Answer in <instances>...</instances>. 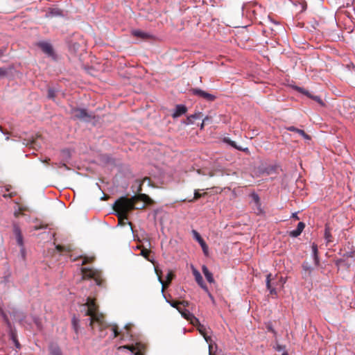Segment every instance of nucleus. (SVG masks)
<instances>
[{
    "label": "nucleus",
    "instance_id": "nucleus-52",
    "mask_svg": "<svg viewBox=\"0 0 355 355\" xmlns=\"http://www.w3.org/2000/svg\"><path fill=\"white\" fill-rule=\"evenodd\" d=\"M33 143H34V140L31 141V144H32Z\"/></svg>",
    "mask_w": 355,
    "mask_h": 355
},
{
    "label": "nucleus",
    "instance_id": "nucleus-27",
    "mask_svg": "<svg viewBox=\"0 0 355 355\" xmlns=\"http://www.w3.org/2000/svg\"><path fill=\"white\" fill-rule=\"evenodd\" d=\"M189 315L191 318L188 321H189L193 325L198 327L200 324L199 320L194 316L193 314Z\"/></svg>",
    "mask_w": 355,
    "mask_h": 355
},
{
    "label": "nucleus",
    "instance_id": "nucleus-47",
    "mask_svg": "<svg viewBox=\"0 0 355 355\" xmlns=\"http://www.w3.org/2000/svg\"><path fill=\"white\" fill-rule=\"evenodd\" d=\"M286 129L288 130V131H291V132H297V130H298V128L294 127V126H288L286 128Z\"/></svg>",
    "mask_w": 355,
    "mask_h": 355
},
{
    "label": "nucleus",
    "instance_id": "nucleus-6",
    "mask_svg": "<svg viewBox=\"0 0 355 355\" xmlns=\"http://www.w3.org/2000/svg\"><path fill=\"white\" fill-rule=\"evenodd\" d=\"M282 172L281 168L278 166H272L268 167V176H270V179L275 180V183H280L281 182V175L280 173Z\"/></svg>",
    "mask_w": 355,
    "mask_h": 355
},
{
    "label": "nucleus",
    "instance_id": "nucleus-40",
    "mask_svg": "<svg viewBox=\"0 0 355 355\" xmlns=\"http://www.w3.org/2000/svg\"><path fill=\"white\" fill-rule=\"evenodd\" d=\"M55 96V91L53 89H48V98L53 99Z\"/></svg>",
    "mask_w": 355,
    "mask_h": 355
},
{
    "label": "nucleus",
    "instance_id": "nucleus-3",
    "mask_svg": "<svg viewBox=\"0 0 355 355\" xmlns=\"http://www.w3.org/2000/svg\"><path fill=\"white\" fill-rule=\"evenodd\" d=\"M81 272L83 279H93L97 285L103 286L105 281L102 278L101 272L89 268H82Z\"/></svg>",
    "mask_w": 355,
    "mask_h": 355
},
{
    "label": "nucleus",
    "instance_id": "nucleus-14",
    "mask_svg": "<svg viewBox=\"0 0 355 355\" xmlns=\"http://www.w3.org/2000/svg\"><path fill=\"white\" fill-rule=\"evenodd\" d=\"M296 90L299 92L305 94L306 96H309V98L313 99L316 102H318L320 105H323V102L320 96H312L307 90L304 89V88L296 87Z\"/></svg>",
    "mask_w": 355,
    "mask_h": 355
},
{
    "label": "nucleus",
    "instance_id": "nucleus-2",
    "mask_svg": "<svg viewBox=\"0 0 355 355\" xmlns=\"http://www.w3.org/2000/svg\"><path fill=\"white\" fill-rule=\"evenodd\" d=\"M142 201L146 205L153 204L152 199L146 194L135 195L128 198L127 197L119 198L114 204L113 209L116 213H119L123 218H128L129 212L135 207L137 202Z\"/></svg>",
    "mask_w": 355,
    "mask_h": 355
},
{
    "label": "nucleus",
    "instance_id": "nucleus-36",
    "mask_svg": "<svg viewBox=\"0 0 355 355\" xmlns=\"http://www.w3.org/2000/svg\"><path fill=\"white\" fill-rule=\"evenodd\" d=\"M198 330L200 332V334L204 336V338H205V340L207 341V338L206 337V333H205V328L203 325L202 324H200L199 326H198Z\"/></svg>",
    "mask_w": 355,
    "mask_h": 355
},
{
    "label": "nucleus",
    "instance_id": "nucleus-22",
    "mask_svg": "<svg viewBox=\"0 0 355 355\" xmlns=\"http://www.w3.org/2000/svg\"><path fill=\"white\" fill-rule=\"evenodd\" d=\"M202 271L205 276V278L209 283H214V279L213 277L212 273L209 270L207 267L205 265L202 266Z\"/></svg>",
    "mask_w": 355,
    "mask_h": 355
},
{
    "label": "nucleus",
    "instance_id": "nucleus-51",
    "mask_svg": "<svg viewBox=\"0 0 355 355\" xmlns=\"http://www.w3.org/2000/svg\"><path fill=\"white\" fill-rule=\"evenodd\" d=\"M135 355H142L139 352H137L135 354Z\"/></svg>",
    "mask_w": 355,
    "mask_h": 355
},
{
    "label": "nucleus",
    "instance_id": "nucleus-20",
    "mask_svg": "<svg viewBox=\"0 0 355 355\" xmlns=\"http://www.w3.org/2000/svg\"><path fill=\"white\" fill-rule=\"evenodd\" d=\"M202 117V114L201 112H197L193 114H191L187 117L184 123L186 125L193 124L196 119H199Z\"/></svg>",
    "mask_w": 355,
    "mask_h": 355
},
{
    "label": "nucleus",
    "instance_id": "nucleus-1",
    "mask_svg": "<svg viewBox=\"0 0 355 355\" xmlns=\"http://www.w3.org/2000/svg\"><path fill=\"white\" fill-rule=\"evenodd\" d=\"M84 306L86 307L85 315L89 316V326L93 329L96 326L98 328L101 337L105 336L103 331L109 327H111L113 331V338H116L119 335L118 326L116 324L109 325L105 320L104 315L98 312V306L94 299L88 297Z\"/></svg>",
    "mask_w": 355,
    "mask_h": 355
},
{
    "label": "nucleus",
    "instance_id": "nucleus-13",
    "mask_svg": "<svg viewBox=\"0 0 355 355\" xmlns=\"http://www.w3.org/2000/svg\"><path fill=\"white\" fill-rule=\"evenodd\" d=\"M187 112V108L184 105H177L175 112L172 114L173 119L178 118Z\"/></svg>",
    "mask_w": 355,
    "mask_h": 355
},
{
    "label": "nucleus",
    "instance_id": "nucleus-30",
    "mask_svg": "<svg viewBox=\"0 0 355 355\" xmlns=\"http://www.w3.org/2000/svg\"><path fill=\"white\" fill-rule=\"evenodd\" d=\"M205 194V193H204V195ZM203 194L200 193L198 190H195L193 198L192 200H189V202H193L201 198Z\"/></svg>",
    "mask_w": 355,
    "mask_h": 355
},
{
    "label": "nucleus",
    "instance_id": "nucleus-8",
    "mask_svg": "<svg viewBox=\"0 0 355 355\" xmlns=\"http://www.w3.org/2000/svg\"><path fill=\"white\" fill-rule=\"evenodd\" d=\"M193 94L205 99L209 102L214 101L216 98L214 95L207 93L200 89L193 88L191 89Z\"/></svg>",
    "mask_w": 355,
    "mask_h": 355
},
{
    "label": "nucleus",
    "instance_id": "nucleus-11",
    "mask_svg": "<svg viewBox=\"0 0 355 355\" xmlns=\"http://www.w3.org/2000/svg\"><path fill=\"white\" fill-rule=\"evenodd\" d=\"M252 202L254 204L253 209L254 211V213L257 214V215L263 214V210L261 208L260 199L258 195L256 193H252Z\"/></svg>",
    "mask_w": 355,
    "mask_h": 355
},
{
    "label": "nucleus",
    "instance_id": "nucleus-43",
    "mask_svg": "<svg viewBox=\"0 0 355 355\" xmlns=\"http://www.w3.org/2000/svg\"><path fill=\"white\" fill-rule=\"evenodd\" d=\"M141 182L143 183H145L146 182V184H148V186H153V184H152V182H151V180L150 178H148V177H146L144 178Z\"/></svg>",
    "mask_w": 355,
    "mask_h": 355
},
{
    "label": "nucleus",
    "instance_id": "nucleus-7",
    "mask_svg": "<svg viewBox=\"0 0 355 355\" xmlns=\"http://www.w3.org/2000/svg\"><path fill=\"white\" fill-rule=\"evenodd\" d=\"M192 272L198 284L208 294L209 297L211 300H213L214 297L210 293L207 285L205 284L202 277L200 275V272L196 268H193Z\"/></svg>",
    "mask_w": 355,
    "mask_h": 355
},
{
    "label": "nucleus",
    "instance_id": "nucleus-48",
    "mask_svg": "<svg viewBox=\"0 0 355 355\" xmlns=\"http://www.w3.org/2000/svg\"><path fill=\"white\" fill-rule=\"evenodd\" d=\"M180 304L181 305H183L184 306H185V307H186V306H189V302H188V301L183 300V301L180 302Z\"/></svg>",
    "mask_w": 355,
    "mask_h": 355
},
{
    "label": "nucleus",
    "instance_id": "nucleus-24",
    "mask_svg": "<svg viewBox=\"0 0 355 355\" xmlns=\"http://www.w3.org/2000/svg\"><path fill=\"white\" fill-rule=\"evenodd\" d=\"M132 35L138 38L146 40L148 39L150 35L147 34L146 33H144L141 31L135 30L132 31Z\"/></svg>",
    "mask_w": 355,
    "mask_h": 355
},
{
    "label": "nucleus",
    "instance_id": "nucleus-34",
    "mask_svg": "<svg viewBox=\"0 0 355 355\" xmlns=\"http://www.w3.org/2000/svg\"><path fill=\"white\" fill-rule=\"evenodd\" d=\"M297 133H298L300 135H301L302 137H304L306 139H311L310 136L308 135L303 130L298 129V130H297Z\"/></svg>",
    "mask_w": 355,
    "mask_h": 355
},
{
    "label": "nucleus",
    "instance_id": "nucleus-37",
    "mask_svg": "<svg viewBox=\"0 0 355 355\" xmlns=\"http://www.w3.org/2000/svg\"><path fill=\"white\" fill-rule=\"evenodd\" d=\"M270 275H268V290H269L270 291V294L271 295H276L277 294V291H276V289L275 288H270Z\"/></svg>",
    "mask_w": 355,
    "mask_h": 355
},
{
    "label": "nucleus",
    "instance_id": "nucleus-49",
    "mask_svg": "<svg viewBox=\"0 0 355 355\" xmlns=\"http://www.w3.org/2000/svg\"><path fill=\"white\" fill-rule=\"evenodd\" d=\"M209 119V118L208 116H206V117L203 119L202 123L201 126H200L201 129H202V128H203V127H204V125H205V123H206V121H208Z\"/></svg>",
    "mask_w": 355,
    "mask_h": 355
},
{
    "label": "nucleus",
    "instance_id": "nucleus-18",
    "mask_svg": "<svg viewBox=\"0 0 355 355\" xmlns=\"http://www.w3.org/2000/svg\"><path fill=\"white\" fill-rule=\"evenodd\" d=\"M5 319H6V322L8 327L10 328V338L14 342L15 345L16 346V347L17 348H20V344H19V341H18V340L17 338L16 332L11 329V324H10V321L8 320V318L6 317H5Z\"/></svg>",
    "mask_w": 355,
    "mask_h": 355
},
{
    "label": "nucleus",
    "instance_id": "nucleus-29",
    "mask_svg": "<svg viewBox=\"0 0 355 355\" xmlns=\"http://www.w3.org/2000/svg\"><path fill=\"white\" fill-rule=\"evenodd\" d=\"M168 302L170 304V305L172 307L175 308L178 311H179V310L181 309V308L179 306V305L180 304V302L172 300V301H168Z\"/></svg>",
    "mask_w": 355,
    "mask_h": 355
},
{
    "label": "nucleus",
    "instance_id": "nucleus-26",
    "mask_svg": "<svg viewBox=\"0 0 355 355\" xmlns=\"http://www.w3.org/2000/svg\"><path fill=\"white\" fill-rule=\"evenodd\" d=\"M223 141H224L225 143L230 145L231 146H232L233 148H234L236 149H238V150H243L241 147L237 146V145L236 144L235 141H232L230 139H229L227 137H225L223 139Z\"/></svg>",
    "mask_w": 355,
    "mask_h": 355
},
{
    "label": "nucleus",
    "instance_id": "nucleus-31",
    "mask_svg": "<svg viewBox=\"0 0 355 355\" xmlns=\"http://www.w3.org/2000/svg\"><path fill=\"white\" fill-rule=\"evenodd\" d=\"M55 248L60 252H64V251H70L71 250L69 247H65V246H63V245H57Z\"/></svg>",
    "mask_w": 355,
    "mask_h": 355
},
{
    "label": "nucleus",
    "instance_id": "nucleus-15",
    "mask_svg": "<svg viewBox=\"0 0 355 355\" xmlns=\"http://www.w3.org/2000/svg\"><path fill=\"white\" fill-rule=\"evenodd\" d=\"M193 233L195 239L198 241V242L201 245L204 253L207 254V250H208V247H207L205 241L201 237V236L200 235V234L198 232H196V230H193Z\"/></svg>",
    "mask_w": 355,
    "mask_h": 355
},
{
    "label": "nucleus",
    "instance_id": "nucleus-25",
    "mask_svg": "<svg viewBox=\"0 0 355 355\" xmlns=\"http://www.w3.org/2000/svg\"><path fill=\"white\" fill-rule=\"evenodd\" d=\"M71 324H72V327L76 333V335L78 334V331H79V319L77 318L76 317L73 316L72 320H71Z\"/></svg>",
    "mask_w": 355,
    "mask_h": 355
},
{
    "label": "nucleus",
    "instance_id": "nucleus-35",
    "mask_svg": "<svg viewBox=\"0 0 355 355\" xmlns=\"http://www.w3.org/2000/svg\"><path fill=\"white\" fill-rule=\"evenodd\" d=\"M13 232H14L15 236H19L22 235L20 228L19 227V226H17L16 225H14Z\"/></svg>",
    "mask_w": 355,
    "mask_h": 355
},
{
    "label": "nucleus",
    "instance_id": "nucleus-42",
    "mask_svg": "<svg viewBox=\"0 0 355 355\" xmlns=\"http://www.w3.org/2000/svg\"><path fill=\"white\" fill-rule=\"evenodd\" d=\"M122 348L128 349L130 351H131L132 352H135V350L136 349V348L134 346H130V345H123V346H121L119 347V349H122Z\"/></svg>",
    "mask_w": 355,
    "mask_h": 355
},
{
    "label": "nucleus",
    "instance_id": "nucleus-4",
    "mask_svg": "<svg viewBox=\"0 0 355 355\" xmlns=\"http://www.w3.org/2000/svg\"><path fill=\"white\" fill-rule=\"evenodd\" d=\"M271 334V343L270 346L276 351L282 352V355H288V352L286 351V346L280 345L279 343V334L278 333L268 324V334Z\"/></svg>",
    "mask_w": 355,
    "mask_h": 355
},
{
    "label": "nucleus",
    "instance_id": "nucleus-33",
    "mask_svg": "<svg viewBox=\"0 0 355 355\" xmlns=\"http://www.w3.org/2000/svg\"><path fill=\"white\" fill-rule=\"evenodd\" d=\"M116 216L118 218L119 224L120 225H124L125 224V220H127L128 218H123L122 216L119 214V213H116Z\"/></svg>",
    "mask_w": 355,
    "mask_h": 355
},
{
    "label": "nucleus",
    "instance_id": "nucleus-10",
    "mask_svg": "<svg viewBox=\"0 0 355 355\" xmlns=\"http://www.w3.org/2000/svg\"><path fill=\"white\" fill-rule=\"evenodd\" d=\"M37 46L42 49V51L48 55L49 56H53L54 51L52 45L46 42H40L37 44Z\"/></svg>",
    "mask_w": 355,
    "mask_h": 355
},
{
    "label": "nucleus",
    "instance_id": "nucleus-32",
    "mask_svg": "<svg viewBox=\"0 0 355 355\" xmlns=\"http://www.w3.org/2000/svg\"><path fill=\"white\" fill-rule=\"evenodd\" d=\"M150 253V251L146 248L142 249L141 252V254L148 261H150V259L148 258Z\"/></svg>",
    "mask_w": 355,
    "mask_h": 355
},
{
    "label": "nucleus",
    "instance_id": "nucleus-21",
    "mask_svg": "<svg viewBox=\"0 0 355 355\" xmlns=\"http://www.w3.org/2000/svg\"><path fill=\"white\" fill-rule=\"evenodd\" d=\"M302 267L303 269L304 277L306 278L307 277H309L313 270V268L311 266V265L308 262L304 261L303 262Z\"/></svg>",
    "mask_w": 355,
    "mask_h": 355
},
{
    "label": "nucleus",
    "instance_id": "nucleus-50",
    "mask_svg": "<svg viewBox=\"0 0 355 355\" xmlns=\"http://www.w3.org/2000/svg\"><path fill=\"white\" fill-rule=\"evenodd\" d=\"M293 218H295V219H297V220H298V219H299V218H298V216H297V213L293 214Z\"/></svg>",
    "mask_w": 355,
    "mask_h": 355
},
{
    "label": "nucleus",
    "instance_id": "nucleus-23",
    "mask_svg": "<svg viewBox=\"0 0 355 355\" xmlns=\"http://www.w3.org/2000/svg\"><path fill=\"white\" fill-rule=\"evenodd\" d=\"M51 355H62L60 348L55 344H51L49 346Z\"/></svg>",
    "mask_w": 355,
    "mask_h": 355
},
{
    "label": "nucleus",
    "instance_id": "nucleus-44",
    "mask_svg": "<svg viewBox=\"0 0 355 355\" xmlns=\"http://www.w3.org/2000/svg\"><path fill=\"white\" fill-rule=\"evenodd\" d=\"M16 239H17V242L18 245H20V246H22L23 245V236H22V235L21 236H16Z\"/></svg>",
    "mask_w": 355,
    "mask_h": 355
},
{
    "label": "nucleus",
    "instance_id": "nucleus-12",
    "mask_svg": "<svg viewBox=\"0 0 355 355\" xmlns=\"http://www.w3.org/2000/svg\"><path fill=\"white\" fill-rule=\"evenodd\" d=\"M268 20L272 24V26L269 27V28L271 31V35L272 36H275L279 31L283 30L282 26L279 23H277L274 20H272L270 16H268Z\"/></svg>",
    "mask_w": 355,
    "mask_h": 355
},
{
    "label": "nucleus",
    "instance_id": "nucleus-28",
    "mask_svg": "<svg viewBox=\"0 0 355 355\" xmlns=\"http://www.w3.org/2000/svg\"><path fill=\"white\" fill-rule=\"evenodd\" d=\"M179 312L181 313V315L187 320H190V315H193L191 313H190L188 310H183L182 309H181L180 310H179Z\"/></svg>",
    "mask_w": 355,
    "mask_h": 355
},
{
    "label": "nucleus",
    "instance_id": "nucleus-5",
    "mask_svg": "<svg viewBox=\"0 0 355 355\" xmlns=\"http://www.w3.org/2000/svg\"><path fill=\"white\" fill-rule=\"evenodd\" d=\"M71 114L74 119L89 120L94 118L92 114L87 112L85 109L73 107L71 110Z\"/></svg>",
    "mask_w": 355,
    "mask_h": 355
},
{
    "label": "nucleus",
    "instance_id": "nucleus-39",
    "mask_svg": "<svg viewBox=\"0 0 355 355\" xmlns=\"http://www.w3.org/2000/svg\"><path fill=\"white\" fill-rule=\"evenodd\" d=\"M8 72V71L6 68L0 67V78L7 76Z\"/></svg>",
    "mask_w": 355,
    "mask_h": 355
},
{
    "label": "nucleus",
    "instance_id": "nucleus-16",
    "mask_svg": "<svg viewBox=\"0 0 355 355\" xmlns=\"http://www.w3.org/2000/svg\"><path fill=\"white\" fill-rule=\"evenodd\" d=\"M304 227L305 224L303 222H300L297 224V228L293 231H291L289 235L292 237L296 238L301 234Z\"/></svg>",
    "mask_w": 355,
    "mask_h": 355
},
{
    "label": "nucleus",
    "instance_id": "nucleus-41",
    "mask_svg": "<svg viewBox=\"0 0 355 355\" xmlns=\"http://www.w3.org/2000/svg\"><path fill=\"white\" fill-rule=\"evenodd\" d=\"M137 182L139 183V186L137 189V195L142 194L141 191H142V185L144 183L141 182V180H137Z\"/></svg>",
    "mask_w": 355,
    "mask_h": 355
},
{
    "label": "nucleus",
    "instance_id": "nucleus-9",
    "mask_svg": "<svg viewBox=\"0 0 355 355\" xmlns=\"http://www.w3.org/2000/svg\"><path fill=\"white\" fill-rule=\"evenodd\" d=\"M156 273L158 276V279H159V282L162 284V291H164V290L168 286V285L171 284V281L173 280V279L175 277V275L173 273V272L172 270H168L167 275H166V281H163L162 279V277L161 275H159V273L158 272V270H156Z\"/></svg>",
    "mask_w": 355,
    "mask_h": 355
},
{
    "label": "nucleus",
    "instance_id": "nucleus-45",
    "mask_svg": "<svg viewBox=\"0 0 355 355\" xmlns=\"http://www.w3.org/2000/svg\"><path fill=\"white\" fill-rule=\"evenodd\" d=\"M138 202H137V203H135V209H144L145 207V206H146L145 205V204H146L145 202H144V204H140V205H139Z\"/></svg>",
    "mask_w": 355,
    "mask_h": 355
},
{
    "label": "nucleus",
    "instance_id": "nucleus-19",
    "mask_svg": "<svg viewBox=\"0 0 355 355\" xmlns=\"http://www.w3.org/2000/svg\"><path fill=\"white\" fill-rule=\"evenodd\" d=\"M311 250H312V257L313 259L314 264L316 266H319L320 260L318 257V245L315 243H313L311 245Z\"/></svg>",
    "mask_w": 355,
    "mask_h": 355
},
{
    "label": "nucleus",
    "instance_id": "nucleus-17",
    "mask_svg": "<svg viewBox=\"0 0 355 355\" xmlns=\"http://www.w3.org/2000/svg\"><path fill=\"white\" fill-rule=\"evenodd\" d=\"M324 238L326 241L327 245H328L331 243H333V241H334L333 236H332L331 232V228L328 224L325 225Z\"/></svg>",
    "mask_w": 355,
    "mask_h": 355
},
{
    "label": "nucleus",
    "instance_id": "nucleus-46",
    "mask_svg": "<svg viewBox=\"0 0 355 355\" xmlns=\"http://www.w3.org/2000/svg\"><path fill=\"white\" fill-rule=\"evenodd\" d=\"M47 227V225H35L34 227L35 230H38L40 229H46Z\"/></svg>",
    "mask_w": 355,
    "mask_h": 355
},
{
    "label": "nucleus",
    "instance_id": "nucleus-38",
    "mask_svg": "<svg viewBox=\"0 0 355 355\" xmlns=\"http://www.w3.org/2000/svg\"><path fill=\"white\" fill-rule=\"evenodd\" d=\"M93 260H94V257H84L83 261L82 262V265H85L87 263H91L93 261Z\"/></svg>",
    "mask_w": 355,
    "mask_h": 355
}]
</instances>
